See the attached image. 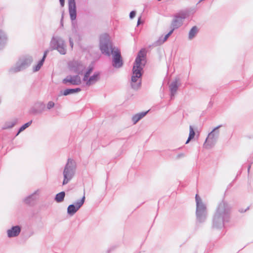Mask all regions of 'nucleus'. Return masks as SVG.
Segmentation results:
<instances>
[{
	"label": "nucleus",
	"instance_id": "nucleus-1",
	"mask_svg": "<svg viewBox=\"0 0 253 253\" xmlns=\"http://www.w3.org/2000/svg\"><path fill=\"white\" fill-rule=\"evenodd\" d=\"M146 63L145 51L144 49H141L137 54L132 69L130 84L134 89H138L141 86L142 71Z\"/></svg>",
	"mask_w": 253,
	"mask_h": 253
},
{
	"label": "nucleus",
	"instance_id": "nucleus-2",
	"mask_svg": "<svg viewBox=\"0 0 253 253\" xmlns=\"http://www.w3.org/2000/svg\"><path fill=\"white\" fill-rule=\"evenodd\" d=\"M230 211V207L227 203L223 201L220 202L213 217L212 227L215 228H222L224 222L228 220Z\"/></svg>",
	"mask_w": 253,
	"mask_h": 253
},
{
	"label": "nucleus",
	"instance_id": "nucleus-3",
	"mask_svg": "<svg viewBox=\"0 0 253 253\" xmlns=\"http://www.w3.org/2000/svg\"><path fill=\"white\" fill-rule=\"evenodd\" d=\"M76 169L77 164L75 161L71 158L68 159L63 171V185H66L72 179L75 175Z\"/></svg>",
	"mask_w": 253,
	"mask_h": 253
},
{
	"label": "nucleus",
	"instance_id": "nucleus-4",
	"mask_svg": "<svg viewBox=\"0 0 253 253\" xmlns=\"http://www.w3.org/2000/svg\"><path fill=\"white\" fill-rule=\"evenodd\" d=\"M33 61L32 57L30 55H24L20 57L16 64L11 67L9 72L15 73L21 71L28 67Z\"/></svg>",
	"mask_w": 253,
	"mask_h": 253
},
{
	"label": "nucleus",
	"instance_id": "nucleus-5",
	"mask_svg": "<svg viewBox=\"0 0 253 253\" xmlns=\"http://www.w3.org/2000/svg\"><path fill=\"white\" fill-rule=\"evenodd\" d=\"M50 47L52 50H56L62 55L67 52V46L64 39L59 36L54 35L50 42Z\"/></svg>",
	"mask_w": 253,
	"mask_h": 253
},
{
	"label": "nucleus",
	"instance_id": "nucleus-6",
	"mask_svg": "<svg viewBox=\"0 0 253 253\" xmlns=\"http://www.w3.org/2000/svg\"><path fill=\"white\" fill-rule=\"evenodd\" d=\"M196 202V218L197 222L202 223L206 220L207 215V211L206 205L202 202L201 198L197 194Z\"/></svg>",
	"mask_w": 253,
	"mask_h": 253
},
{
	"label": "nucleus",
	"instance_id": "nucleus-7",
	"mask_svg": "<svg viewBox=\"0 0 253 253\" xmlns=\"http://www.w3.org/2000/svg\"><path fill=\"white\" fill-rule=\"evenodd\" d=\"M99 47L101 52L108 56H110L112 53L113 46L112 43L110 40L109 36L107 34H103L100 36Z\"/></svg>",
	"mask_w": 253,
	"mask_h": 253
},
{
	"label": "nucleus",
	"instance_id": "nucleus-8",
	"mask_svg": "<svg viewBox=\"0 0 253 253\" xmlns=\"http://www.w3.org/2000/svg\"><path fill=\"white\" fill-rule=\"evenodd\" d=\"M221 126H218L215 127L211 132H210L204 143V147L207 149L212 148L216 143L219 135V130L218 128Z\"/></svg>",
	"mask_w": 253,
	"mask_h": 253
},
{
	"label": "nucleus",
	"instance_id": "nucleus-9",
	"mask_svg": "<svg viewBox=\"0 0 253 253\" xmlns=\"http://www.w3.org/2000/svg\"><path fill=\"white\" fill-rule=\"evenodd\" d=\"M93 71V68L89 67L85 72L83 78V81L87 86H90L95 84L100 79V73L95 72L93 75L89 76Z\"/></svg>",
	"mask_w": 253,
	"mask_h": 253
},
{
	"label": "nucleus",
	"instance_id": "nucleus-10",
	"mask_svg": "<svg viewBox=\"0 0 253 253\" xmlns=\"http://www.w3.org/2000/svg\"><path fill=\"white\" fill-rule=\"evenodd\" d=\"M188 16V14L185 12H182L175 15L171 22V28L173 30L177 29L183 24V21Z\"/></svg>",
	"mask_w": 253,
	"mask_h": 253
},
{
	"label": "nucleus",
	"instance_id": "nucleus-11",
	"mask_svg": "<svg viewBox=\"0 0 253 253\" xmlns=\"http://www.w3.org/2000/svg\"><path fill=\"white\" fill-rule=\"evenodd\" d=\"M68 65L69 69L71 72L78 74H82L85 68V65L78 60L71 61Z\"/></svg>",
	"mask_w": 253,
	"mask_h": 253
},
{
	"label": "nucleus",
	"instance_id": "nucleus-12",
	"mask_svg": "<svg viewBox=\"0 0 253 253\" xmlns=\"http://www.w3.org/2000/svg\"><path fill=\"white\" fill-rule=\"evenodd\" d=\"M113 55V67L116 68H121L123 65V62L122 59L121 52L117 47H114L112 49V53Z\"/></svg>",
	"mask_w": 253,
	"mask_h": 253
},
{
	"label": "nucleus",
	"instance_id": "nucleus-13",
	"mask_svg": "<svg viewBox=\"0 0 253 253\" xmlns=\"http://www.w3.org/2000/svg\"><path fill=\"white\" fill-rule=\"evenodd\" d=\"M85 201V196L84 195L82 198L75 203L74 204L70 205L67 208V213L70 216L75 214L80 208L83 205Z\"/></svg>",
	"mask_w": 253,
	"mask_h": 253
},
{
	"label": "nucleus",
	"instance_id": "nucleus-14",
	"mask_svg": "<svg viewBox=\"0 0 253 253\" xmlns=\"http://www.w3.org/2000/svg\"><path fill=\"white\" fill-rule=\"evenodd\" d=\"M62 82L64 84L69 83L72 85H79L81 84V80L78 75H69L63 79Z\"/></svg>",
	"mask_w": 253,
	"mask_h": 253
},
{
	"label": "nucleus",
	"instance_id": "nucleus-15",
	"mask_svg": "<svg viewBox=\"0 0 253 253\" xmlns=\"http://www.w3.org/2000/svg\"><path fill=\"white\" fill-rule=\"evenodd\" d=\"M69 12L71 20L74 21L76 19L77 10L75 0H68Z\"/></svg>",
	"mask_w": 253,
	"mask_h": 253
},
{
	"label": "nucleus",
	"instance_id": "nucleus-16",
	"mask_svg": "<svg viewBox=\"0 0 253 253\" xmlns=\"http://www.w3.org/2000/svg\"><path fill=\"white\" fill-rule=\"evenodd\" d=\"M41 194V190L37 189L31 195L26 197L24 199V202L25 204L28 205H32L34 202L37 199V196H39Z\"/></svg>",
	"mask_w": 253,
	"mask_h": 253
},
{
	"label": "nucleus",
	"instance_id": "nucleus-17",
	"mask_svg": "<svg viewBox=\"0 0 253 253\" xmlns=\"http://www.w3.org/2000/svg\"><path fill=\"white\" fill-rule=\"evenodd\" d=\"M8 41V38L6 32L2 29H0V50L5 46Z\"/></svg>",
	"mask_w": 253,
	"mask_h": 253
},
{
	"label": "nucleus",
	"instance_id": "nucleus-18",
	"mask_svg": "<svg viewBox=\"0 0 253 253\" xmlns=\"http://www.w3.org/2000/svg\"><path fill=\"white\" fill-rule=\"evenodd\" d=\"M21 230L20 226L16 225L12 226L11 228L8 229L6 231L7 235L8 238H13L17 237Z\"/></svg>",
	"mask_w": 253,
	"mask_h": 253
},
{
	"label": "nucleus",
	"instance_id": "nucleus-19",
	"mask_svg": "<svg viewBox=\"0 0 253 253\" xmlns=\"http://www.w3.org/2000/svg\"><path fill=\"white\" fill-rule=\"evenodd\" d=\"M173 32V29H171L166 35L164 37L161 36L159 38L158 40L154 43L155 46H159L164 43L169 38V37L172 34Z\"/></svg>",
	"mask_w": 253,
	"mask_h": 253
},
{
	"label": "nucleus",
	"instance_id": "nucleus-20",
	"mask_svg": "<svg viewBox=\"0 0 253 253\" xmlns=\"http://www.w3.org/2000/svg\"><path fill=\"white\" fill-rule=\"evenodd\" d=\"M173 32V29H171L166 35L164 37L161 36L159 38L158 40L154 43L155 46H159L164 43L169 38V37L172 34Z\"/></svg>",
	"mask_w": 253,
	"mask_h": 253
},
{
	"label": "nucleus",
	"instance_id": "nucleus-21",
	"mask_svg": "<svg viewBox=\"0 0 253 253\" xmlns=\"http://www.w3.org/2000/svg\"><path fill=\"white\" fill-rule=\"evenodd\" d=\"M48 52V50L44 51L42 58L38 62L37 65H36V66L33 67L34 72H37L40 69V68H41V67L42 66V65L43 64L45 58H46Z\"/></svg>",
	"mask_w": 253,
	"mask_h": 253
},
{
	"label": "nucleus",
	"instance_id": "nucleus-22",
	"mask_svg": "<svg viewBox=\"0 0 253 253\" xmlns=\"http://www.w3.org/2000/svg\"><path fill=\"white\" fill-rule=\"evenodd\" d=\"M148 112V111L146 112H142L134 115L132 118V121L133 124H136L140 120L143 118Z\"/></svg>",
	"mask_w": 253,
	"mask_h": 253
},
{
	"label": "nucleus",
	"instance_id": "nucleus-23",
	"mask_svg": "<svg viewBox=\"0 0 253 253\" xmlns=\"http://www.w3.org/2000/svg\"><path fill=\"white\" fill-rule=\"evenodd\" d=\"M17 122L18 119L16 118H14L9 121H7L5 122V123L2 126V129H5L12 128L17 124Z\"/></svg>",
	"mask_w": 253,
	"mask_h": 253
},
{
	"label": "nucleus",
	"instance_id": "nucleus-24",
	"mask_svg": "<svg viewBox=\"0 0 253 253\" xmlns=\"http://www.w3.org/2000/svg\"><path fill=\"white\" fill-rule=\"evenodd\" d=\"M178 84H177V81L176 80L171 83V84L169 85V89L171 93V97L172 98V96H173L178 89Z\"/></svg>",
	"mask_w": 253,
	"mask_h": 253
},
{
	"label": "nucleus",
	"instance_id": "nucleus-25",
	"mask_svg": "<svg viewBox=\"0 0 253 253\" xmlns=\"http://www.w3.org/2000/svg\"><path fill=\"white\" fill-rule=\"evenodd\" d=\"M81 90V88H68L64 90V91L61 92V95L67 96L68 95L71 94H74L76 92H78Z\"/></svg>",
	"mask_w": 253,
	"mask_h": 253
},
{
	"label": "nucleus",
	"instance_id": "nucleus-26",
	"mask_svg": "<svg viewBox=\"0 0 253 253\" xmlns=\"http://www.w3.org/2000/svg\"><path fill=\"white\" fill-rule=\"evenodd\" d=\"M36 108H40L41 110H39L36 109H34L32 110V113L34 114L41 113L44 109V104L43 102H38L35 105Z\"/></svg>",
	"mask_w": 253,
	"mask_h": 253
},
{
	"label": "nucleus",
	"instance_id": "nucleus-27",
	"mask_svg": "<svg viewBox=\"0 0 253 253\" xmlns=\"http://www.w3.org/2000/svg\"><path fill=\"white\" fill-rule=\"evenodd\" d=\"M198 29L196 26H193L190 30L188 34V39L190 40H192L197 34Z\"/></svg>",
	"mask_w": 253,
	"mask_h": 253
},
{
	"label": "nucleus",
	"instance_id": "nucleus-28",
	"mask_svg": "<svg viewBox=\"0 0 253 253\" xmlns=\"http://www.w3.org/2000/svg\"><path fill=\"white\" fill-rule=\"evenodd\" d=\"M65 196V193L62 191L56 195L54 200L57 203H61L64 201Z\"/></svg>",
	"mask_w": 253,
	"mask_h": 253
},
{
	"label": "nucleus",
	"instance_id": "nucleus-29",
	"mask_svg": "<svg viewBox=\"0 0 253 253\" xmlns=\"http://www.w3.org/2000/svg\"><path fill=\"white\" fill-rule=\"evenodd\" d=\"M195 135V131L194 130V129H193V127L191 126H190V127H189V135L188 138L186 142V144L188 143L192 139H193L194 138Z\"/></svg>",
	"mask_w": 253,
	"mask_h": 253
},
{
	"label": "nucleus",
	"instance_id": "nucleus-30",
	"mask_svg": "<svg viewBox=\"0 0 253 253\" xmlns=\"http://www.w3.org/2000/svg\"><path fill=\"white\" fill-rule=\"evenodd\" d=\"M32 121H31L26 124H25L24 125H23L19 129L17 133L16 134V136L18 135L21 132L24 130L26 128L29 127L32 124Z\"/></svg>",
	"mask_w": 253,
	"mask_h": 253
},
{
	"label": "nucleus",
	"instance_id": "nucleus-31",
	"mask_svg": "<svg viewBox=\"0 0 253 253\" xmlns=\"http://www.w3.org/2000/svg\"><path fill=\"white\" fill-rule=\"evenodd\" d=\"M54 105H55L54 103L52 101H50L47 104V109L48 110H50L51 108H53Z\"/></svg>",
	"mask_w": 253,
	"mask_h": 253
},
{
	"label": "nucleus",
	"instance_id": "nucleus-32",
	"mask_svg": "<svg viewBox=\"0 0 253 253\" xmlns=\"http://www.w3.org/2000/svg\"><path fill=\"white\" fill-rule=\"evenodd\" d=\"M184 157H185V154L183 153H181L176 155V159H179L184 158Z\"/></svg>",
	"mask_w": 253,
	"mask_h": 253
},
{
	"label": "nucleus",
	"instance_id": "nucleus-33",
	"mask_svg": "<svg viewBox=\"0 0 253 253\" xmlns=\"http://www.w3.org/2000/svg\"><path fill=\"white\" fill-rule=\"evenodd\" d=\"M69 41L70 45L71 46V48H73V45H74L73 40L72 37L70 36H69Z\"/></svg>",
	"mask_w": 253,
	"mask_h": 253
},
{
	"label": "nucleus",
	"instance_id": "nucleus-34",
	"mask_svg": "<svg viewBox=\"0 0 253 253\" xmlns=\"http://www.w3.org/2000/svg\"><path fill=\"white\" fill-rule=\"evenodd\" d=\"M135 14H136L135 11H131L129 14L130 18L132 19L133 18H134L135 15Z\"/></svg>",
	"mask_w": 253,
	"mask_h": 253
},
{
	"label": "nucleus",
	"instance_id": "nucleus-35",
	"mask_svg": "<svg viewBox=\"0 0 253 253\" xmlns=\"http://www.w3.org/2000/svg\"><path fill=\"white\" fill-rule=\"evenodd\" d=\"M60 5L61 6H64V0H59Z\"/></svg>",
	"mask_w": 253,
	"mask_h": 253
},
{
	"label": "nucleus",
	"instance_id": "nucleus-36",
	"mask_svg": "<svg viewBox=\"0 0 253 253\" xmlns=\"http://www.w3.org/2000/svg\"><path fill=\"white\" fill-rule=\"evenodd\" d=\"M140 23V17L138 19L137 21V26L139 25Z\"/></svg>",
	"mask_w": 253,
	"mask_h": 253
},
{
	"label": "nucleus",
	"instance_id": "nucleus-37",
	"mask_svg": "<svg viewBox=\"0 0 253 253\" xmlns=\"http://www.w3.org/2000/svg\"><path fill=\"white\" fill-rule=\"evenodd\" d=\"M159 1H161V0H158Z\"/></svg>",
	"mask_w": 253,
	"mask_h": 253
}]
</instances>
